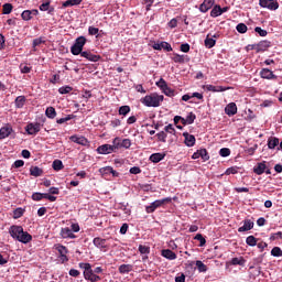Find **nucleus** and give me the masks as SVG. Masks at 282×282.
Masks as SVG:
<instances>
[{
  "label": "nucleus",
  "mask_w": 282,
  "mask_h": 282,
  "mask_svg": "<svg viewBox=\"0 0 282 282\" xmlns=\"http://www.w3.org/2000/svg\"><path fill=\"white\" fill-rule=\"evenodd\" d=\"M70 142H75V144H80L82 147H88L89 140L85 137L72 135L69 138Z\"/></svg>",
  "instance_id": "obj_16"
},
{
  "label": "nucleus",
  "mask_w": 282,
  "mask_h": 282,
  "mask_svg": "<svg viewBox=\"0 0 282 282\" xmlns=\"http://www.w3.org/2000/svg\"><path fill=\"white\" fill-rule=\"evenodd\" d=\"M25 213V209L18 207L13 212V219H20V217H23V214Z\"/></svg>",
  "instance_id": "obj_43"
},
{
  "label": "nucleus",
  "mask_w": 282,
  "mask_h": 282,
  "mask_svg": "<svg viewBox=\"0 0 282 282\" xmlns=\"http://www.w3.org/2000/svg\"><path fill=\"white\" fill-rule=\"evenodd\" d=\"M183 138H185L184 143L186 144V147H195V135L188 133V132H183Z\"/></svg>",
  "instance_id": "obj_22"
},
{
  "label": "nucleus",
  "mask_w": 282,
  "mask_h": 282,
  "mask_svg": "<svg viewBox=\"0 0 282 282\" xmlns=\"http://www.w3.org/2000/svg\"><path fill=\"white\" fill-rule=\"evenodd\" d=\"M213 6H215V0H204L199 7V10L200 12H208Z\"/></svg>",
  "instance_id": "obj_24"
},
{
  "label": "nucleus",
  "mask_w": 282,
  "mask_h": 282,
  "mask_svg": "<svg viewBox=\"0 0 282 282\" xmlns=\"http://www.w3.org/2000/svg\"><path fill=\"white\" fill-rule=\"evenodd\" d=\"M52 166H53V169L55 171H63L65 169V165H63V161H61L58 159L53 161V165Z\"/></svg>",
  "instance_id": "obj_39"
},
{
  "label": "nucleus",
  "mask_w": 282,
  "mask_h": 282,
  "mask_svg": "<svg viewBox=\"0 0 282 282\" xmlns=\"http://www.w3.org/2000/svg\"><path fill=\"white\" fill-rule=\"evenodd\" d=\"M246 243H247V246L254 247V246H257V238L254 236H249L246 239Z\"/></svg>",
  "instance_id": "obj_48"
},
{
  "label": "nucleus",
  "mask_w": 282,
  "mask_h": 282,
  "mask_svg": "<svg viewBox=\"0 0 282 282\" xmlns=\"http://www.w3.org/2000/svg\"><path fill=\"white\" fill-rule=\"evenodd\" d=\"M52 1L45 0L41 3L40 10L41 12H48V14H52L54 12V7L51 6Z\"/></svg>",
  "instance_id": "obj_20"
},
{
  "label": "nucleus",
  "mask_w": 282,
  "mask_h": 282,
  "mask_svg": "<svg viewBox=\"0 0 282 282\" xmlns=\"http://www.w3.org/2000/svg\"><path fill=\"white\" fill-rule=\"evenodd\" d=\"M130 112H131V107L129 106H121L119 108V116H127Z\"/></svg>",
  "instance_id": "obj_47"
},
{
  "label": "nucleus",
  "mask_w": 282,
  "mask_h": 282,
  "mask_svg": "<svg viewBox=\"0 0 282 282\" xmlns=\"http://www.w3.org/2000/svg\"><path fill=\"white\" fill-rule=\"evenodd\" d=\"M210 17H213V19H217V17H221V6L216 4L210 11Z\"/></svg>",
  "instance_id": "obj_36"
},
{
  "label": "nucleus",
  "mask_w": 282,
  "mask_h": 282,
  "mask_svg": "<svg viewBox=\"0 0 282 282\" xmlns=\"http://www.w3.org/2000/svg\"><path fill=\"white\" fill-rule=\"evenodd\" d=\"M156 138L159 142H166V138H167L166 132L161 131L156 133Z\"/></svg>",
  "instance_id": "obj_56"
},
{
  "label": "nucleus",
  "mask_w": 282,
  "mask_h": 282,
  "mask_svg": "<svg viewBox=\"0 0 282 282\" xmlns=\"http://www.w3.org/2000/svg\"><path fill=\"white\" fill-rule=\"evenodd\" d=\"M79 268H80V270H84L83 274H84V279L86 281H90V282L101 281L102 278H100L98 274H101L102 267H97L94 270V269H91V264L90 263L80 262L79 263Z\"/></svg>",
  "instance_id": "obj_1"
},
{
  "label": "nucleus",
  "mask_w": 282,
  "mask_h": 282,
  "mask_svg": "<svg viewBox=\"0 0 282 282\" xmlns=\"http://www.w3.org/2000/svg\"><path fill=\"white\" fill-rule=\"evenodd\" d=\"M164 131L166 133H171L172 135H175V128L173 127V124H167L165 128H164Z\"/></svg>",
  "instance_id": "obj_63"
},
{
  "label": "nucleus",
  "mask_w": 282,
  "mask_h": 282,
  "mask_svg": "<svg viewBox=\"0 0 282 282\" xmlns=\"http://www.w3.org/2000/svg\"><path fill=\"white\" fill-rule=\"evenodd\" d=\"M121 149H131V139H122Z\"/></svg>",
  "instance_id": "obj_53"
},
{
  "label": "nucleus",
  "mask_w": 282,
  "mask_h": 282,
  "mask_svg": "<svg viewBox=\"0 0 282 282\" xmlns=\"http://www.w3.org/2000/svg\"><path fill=\"white\" fill-rule=\"evenodd\" d=\"M173 202V198L171 197H165L163 199H156L153 203H151L149 206L145 207V213L148 215H151V213H155L158 208H162V206H165V204H171Z\"/></svg>",
  "instance_id": "obj_5"
},
{
  "label": "nucleus",
  "mask_w": 282,
  "mask_h": 282,
  "mask_svg": "<svg viewBox=\"0 0 282 282\" xmlns=\"http://www.w3.org/2000/svg\"><path fill=\"white\" fill-rule=\"evenodd\" d=\"M93 243L94 246H96V248H99L100 250H107V239L97 237L94 238Z\"/></svg>",
  "instance_id": "obj_21"
},
{
  "label": "nucleus",
  "mask_w": 282,
  "mask_h": 282,
  "mask_svg": "<svg viewBox=\"0 0 282 282\" xmlns=\"http://www.w3.org/2000/svg\"><path fill=\"white\" fill-rule=\"evenodd\" d=\"M156 87L161 89L162 94L167 96L169 98H173L175 96V90L169 87V84H166V80L164 78H160L159 82L155 83Z\"/></svg>",
  "instance_id": "obj_6"
},
{
  "label": "nucleus",
  "mask_w": 282,
  "mask_h": 282,
  "mask_svg": "<svg viewBox=\"0 0 282 282\" xmlns=\"http://www.w3.org/2000/svg\"><path fill=\"white\" fill-rule=\"evenodd\" d=\"M20 72L21 74H30V72H32V67L25 64H20Z\"/></svg>",
  "instance_id": "obj_51"
},
{
  "label": "nucleus",
  "mask_w": 282,
  "mask_h": 282,
  "mask_svg": "<svg viewBox=\"0 0 282 282\" xmlns=\"http://www.w3.org/2000/svg\"><path fill=\"white\" fill-rule=\"evenodd\" d=\"M217 44V41L213 37H206L205 39V47H207V50H212V47H215V45Z\"/></svg>",
  "instance_id": "obj_38"
},
{
  "label": "nucleus",
  "mask_w": 282,
  "mask_h": 282,
  "mask_svg": "<svg viewBox=\"0 0 282 282\" xmlns=\"http://www.w3.org/2000/svg\"><path fill=\"white\" fill-rule=\"evenodd\" d=\"M230 265H246V259H243V257L232 258L230 261Z\"/></svg>",
  "instance_id": "obj_37"
},
{
  "label": "nucleus",
  "mask_w": 282,
  "mask_h": 282,
  "mask_svg": "<svg viewBox=\"0 0 282 282\" xmlns=\"http://www.w3.org/2000/svg\"><path fill=\"white\" fill-rule=\"evenodd\" d=\"M87 44V37L86 36H79L75 40V43L73 44V46L70 47V54H73V56H78L83 53V48L85 47V45Z\"/></svg>",
  "instance_id": "obj_4"
},
{
  "label": "nucleus",
  "mask_w": 282,
  "mask_h": 282,
  "mask_svg": "<svg viewBox=\"0 0 282 282\" xmlns=\"http://www.w3.org/2000/svg\"><path fill=\"white\" fill-rule=\"evenodd\" d=\"M139 252H140V254H150L151 253V247L140 245L139 246Z\"/></svg>",
  "instance_id": "obj_45"
},
{
  "label": "nucleus",
  "mask_w": 282,
  "mask_h": 282,
  "mask_svg": "<svg viewBox=\"0 0 282 282\" xmlns=\"http://www.w3.org/2000/svg\"><path fill=\"white\" fill-rule=\"evenodd\" d=\"M271 257H282V250L280 249V247H274L271 250Z\"/></svg>",
  "instance_id": "obj_54"
},
{
  "label": "nucleus",
  "mask_w": 282,
  "mask_h": 282,
  "mask_svg": "<svg viewBox=\"0 0 282 282\" xmlns=\"http://www.w3.org/2000/svg\"><path fill=\"white\" fill-rule=\"evenodd\" d=\"M12 9H13L12 3H4L2 6V14H11Z\"/></svg>",
  "instance_id": "obj_44"
},
{
  "label": "nucleus",
  "mask_w": 282,
  "mask_h": 282,
  "mask_svg": "<svg viewBox=\"0 0 282 282\" xmlns=\"http://www.w3.org/2000/svg\"><path fill=\"white\" fill-rule=\"evenodd\" d=\"M164 158H166V154L153 153L150 155V162L158 164V162H162V160H164Z\"/></svg>",
  "instance_id": "obj_28"
},
{
  "label": "nucleus",
  "mask_w": 282,
  "mask_h": 282,
  "mask_svg": "<svg viewBox=\"0 0 282 282\" xmlns=\"http://www.w3.org/2000/svg\"><path fill=\"white\" fill-rule=\"evenodd\" d=\"M74 91V88L72 86H62L58 88V94L65 95V94H72Z\"/></svg>",
  "instance_id": "obj_41"
},
{
  "label": "nucleus",
  "mask_w": 282,
  "mask_h": 282,
  "mask_svg": "<svg viewBox=\"0 0 282 282\" xmlns=\"http://www.w3.org/2000/svg\"><path fill=\"white\" fill-rule=\"evenodd\" d=\"M99 32H100V29H98L96 26H89L88 28L89 36H96V35H98Z\"/></svg>",
  "instance_id": "obj_52"
},
{
  "label": "nucleus",
  "mask_w": 282,
  "mask_h": 282,
  "mask_svg": "<svg viewBox=\"0 0 282 282\" xmlns=\"http://www.w3.org/2000/svg\"><path fill=\"white\" fill-rule=\"evenodd\" d=\"M112 169L113 167H111V166L101 167L99 170V173H101V175H111V170Z\"/></svg>",
  "instance_id": "obj_58"
},
{
  "label": "nucleus",
  "mask_w": 282,
  "mask_h": 282,
  "mask_svg": "<svg viewBox=\"0 0 282 282\" xmlns=\"http://www.w3.org/2000/svg\"><path fill=\"white\" fill-rule=\"evenodd\" d=\"M237 173H239L237 167H229L225 172V174H227V175H237Z\"/></svg>",
  "instance_id": "obj_64"
},
{
  "label": "nucleus",
  "mask_w": 282,
  "mask_h": 282,
  "mask_svg": "<svg viewBox=\"0 0 282 282\" xmlns=\"http://www.w3.org/2000/svg\"><path fill=\"white\" fill-rule=\"evenodd\" d=\"M79 54L83 58L90 61V63H98L101 58L100 55H95L91 51H82Z\"/></svg>",
  "instance_id": "obj_10"
},
{
  "label": "nucleus",
  "mask_w": 282,
  "mask_h": 282,
  "mask_svg": "<svg viewBox=\"0 0 282 282\" xmlns=\"http://www.w3.org/2000/svg\"><path fill=\"white\" fill-rule=\"evenodd\" d=\"M161 50L165 52H173V46L169 42H161Z\"/></svg>",
  "instance_id": "obj_50"
},
{
  "label": "nucleus",
  "mask_w": 282,
  "mask_h": 282,
  "mask_svg": "<svg viewBox=\"0 0 282 282\" xmlns=\"http://www.w3.org/2000/svg\"><path fill=\"white\" fill-rule=\"evenodd\" d=\"M112 150L115 151V153L119 150L122 149V139H120V137H116L112 140Z\"/></svg>",
  "instance_id": "obj_31"
},
{
  "label": "nucleus",
  "mask_w": 282,
  "mask_h": 282,
  "mask_svg": "<svg viewBox=\"0 0 282 282\" xmlns=\"http://www.w3.org/2000/svg\"><path fill=\"white\" fill-rule=\"evenodd\" d=\"M219 155L221 158H228V155H230V149L228 148H221L219 151Z\"/></svg>",
  "instance_id": "obj_59"
},
{
  "label": "nucleus",
  "mask_w": 282,
  "mask_h": 282,
  "mask_svg": "<svg viewBox=\"0 0 282 282\" xmlns=\"http://www.w3.org/2000/svg\"><path fill=\"white\" fill-rule=\"evenodd\" d=\"M271 46H272V42L264 40V41H260L258 44H254L252 48L256 50V52L259 54V52H267V50Z\"/></svg>",
  "instance_id": "obj_9"
},
{
  "label": "nucleus",
  "mask_w": 282,
  "mask_h": 282,
  "mask_svg": "<svg viewBox=\"0 0 282 282\" xmlns=\"http://www.w3.org/2000/svg\"><path fill=\"white\" fill-rule=\"evenodd\" d=\"M37 14H39V10L32 9V10H24L21 13V17H22L23 21H32V19H34V17H37Z\"/></svg>",
  "instance_id": "obj_14"
},
{
  "label": "nucleus",
  "mask_w": 282,
  "mask_h": 282,
  "mask_svg": "<svg viewBox=\"0 0 282 282\" xmlns=\"http://www.w3.org/2000/svg\"><path fill=\"white\" fill-rule=\"evenodd\" d=\"M96 151L99 153V155H109L110 153H116L111 144L99 145Z\"/></svg>",
  "instance_id": "obj_11"
},
{
  "label": "nucleus",
  "mask_w": 282,
  "mask_h": 282,
  "mask_svg": "<svg viewBox=\"0 0 282 282\" xmlns=\"http://www.w3.org/2000/svg\"><path fill=\"white\" fill-rule=\"evenodd\" d=\"M55 250H57L58 254H59V261L61 263H67V261H69V258L67 257L69 250L67 249V247L57 243L54 246Z\"/></svg>",
  "instance_id": "obj_7"
},
{
  "label": "nucleus",
  "mask_w": 282,
  "mask_h": 282,
  "mask_svg": "<svg viewBox=\"0 0 282 282\" xmlns=\"http://www.w3.org/2000/svg\"><path fill=\"white\" fill-rule=\"evenodd\" d=\"M9 235L12 237V239H15V241H20V243H30V241H32V235L24 231L23 227L19 225H12L9 228Z\"/></svg>",
  "instance_id": "obj_2"
},
{
  "label": "nucleus",
  "mask_w": 282,
  "mask_h": 282,
  "mask_svg": "<svg viewBox=\"0 0 282 282\" xmlns=\"http://www.w3.org/2000/svg\"><path fill=\"white\" fill-rule=\"evenodd\" d=\"M161 254L165 259H169V261H175L177 259V254L171 249H163Z\"/></svg>",
  "instance_id": "obj_23"
},
{
  "label": "nucleus",
  "mask_w": 282,
  "mask_h": 282,
  "mask_svg": "<svg viewBox=\"0 0 282 282\" xmlns=\"http://www.w3.org/2000/svg\"><path fill=\"white\" fill-rule=\"evenodd\" d=\"M236 30L239 34H246V32H248V26L245 23H239L237 24Z\"/></svg>",
  "instance_id": "obj_46"
},
{
  "label": "nucleus",
  "mask_w": 282,
  "mask_h": 282,
  "mask_svg": "<svg viewBox=\"0 0 282 282\" xmlns=\"http://www.w3.org/2000/svg\"><path fill=\"white\" fill-rule=\"evenodd\" d=\"M141 102L145 107H160V105L164 102V96L158 95V93H153L151 95H147L145 97L141 98Z\"/></svg>",
  "instance_id": "obj_3"
},
{
  "label": "nucleus",
  "mask_w": 282,
  "mask_h": 282,
  "mask_svg": "<svg viewBox=\"0 0 282 282\" xmlns=\"http://www.w3.org/2000/svg\"><path fill=\"white\" fill-rule=\"evenodd\" d=\"M197 116H195V113L189 112L188 116L186 117V122L187 124H193V122H195Z\"/></svg>",
  "instance_id": "obj_57"
},
{
  "label": "nucleus",
  "mask_w": 282,
  "mask_h": 282,
  "mask_svg": "<svg viewBox=\"0 0 282 282\" xmlns=\"http://www.w3.org/2000/svg\"><path fill=\"white\" fill-rule=\"evenodd\" d=\"M265 169H268L267 162L262 161L256 164L253 173H256V175H263V173H265Z\"/></svg>",
  "instance_id": "obj_19"
},
{
  "label": "nucleus",
  "mask_w": 282,
  "mask_h": 282,
  "mask_svg": "<svg viewBox=\"0 0 282 282\" xmlns=\"http://www.w3.org/2000/svg\"><path fill=\"white\" fill-rule=\"evenodd\" d=\"M12 126L7 124L0 129V140H6V138H9L12 134Z\"/></svg>",
  "instance_id": "obj_17"
},
{
  "label": "nucleus",
  "mask_w": 282,
  "mask_h": 282,
  "mask_svg": "<svg viewBox=\"0 0 282 282\" xmlns=\"http://www.w3.org/2000/svg\"><path fill=\"white\" fill-rule=\"evenodd\" d=\"M46 118H50V120H54L56 118V108L55 107H47L45 110Z\"/></svg>",
  "instance_id": "obj_33"
},
{
  "label": "nucleus",
  "mask_w": 282,
  "mask_h": 282,
  "mask_svg": "<svg viewBox=\"0 0 282 282\" xmlns=\"http://www.w3.org/2000/svg\"><path fill=\"white\" fill-rule=\"evenodd\" d=\"M276 147H279V138L270 137L268 139V148L269 149H276Z\"/></svg>",
  "instance_id": "obj_34"
},
{
  "label": "nucleus",
  "mask_w": 282,
  "mask_h": 282,
  "mask_svg": "<svg viewBox=\"0 0 282 282\" xmlns=\"http://www.w3.org/2000/svg\"><path fill=\"white\" fill-rule=\"evenodd\" d=\"M31 197L33 202H41V199H43V193L35 192L32 194Z\"/></svg>",
  "instance_id": "obj_61"
},
{
  "label": "nucleus",
  "mask_w": 282,
  "mask_h": 282,
  "mask_svg": "<svg viewBox=\"0 0 282 282\" xmlns=\"http://www.w3.org/2000/svg\"><path fill=\"white\" fill-rule=\"evenodd\" d=\"M254 32H257V34H259V36H268V31L261 29L260 26H256Z\"/></svg>",
  "instance_id": "obj_60"
},
{
  "label": "nucleus",
  "mask_w": 282,
  "mask_h": 282,
  "mask_svg": "<svg viewBox=\"0 0 282 282\" xmlns=\"http://www.w3.org/2000/svg\"><path fill=\"white\" fill-rule=\"evenodd\" d=\"M25 131L29 135H36V133H39V131H41V123L35 122V123H29L25 127Z\"/></svg>",
  "instance_id": "obj_12"
},
{
  "label": "nucleus",
  "mask_w": 282,
  "mask_h": 282,
  "mask_svg": "<svg viewBox=\"0 0 282 282\" xmlns=\"http://www.w3.org/2000/svg\"><path fill=\"white\" fill-rule=\"evenodd\" d=\"M118 270L120 274H129V272H133V264H121Z\"/></svg>",
  "instance_id": "obj_27"
},
{
  "label": "nucleus",
  "mask_w": 282,
  "mask_h": 282,
  "mask_svg": "<svg viewBox=\"0 0 282 282\" xmlns=\"http://www.w3.org/2000/svg\"><path fill=\"white\" fill-rule=\"evenodd\" d=\"M225 113L227 116H236V113H237V104H235V102L228 104L225 108Z\"/></svg>",
  "instance_id": "obj_25"
},
{
  "label": "nucleus",
  "mask_w": 282,
  "mask_h": 282,
  "mask_svg": "<svg viewBox=\"0 0 282 282\" xmlns=\"http://www.w3.org/2000/svg\"><path fill=\"white\" fill-rule=\"evenodd\" d=\"M42 199H48V202H56L57 198L50 193H42Z\"/></svg>",
  "instance_id": "obj_55"
},
{
  "label": "nucleus",
  "mask_w": 282,
  "mask_h": 282,
  "mask_svg": "<svg viewBox=\"0 0 282 282\" xmlns=\"http://www.w3.org/2000/svg\"><path fill=\"white\" fill-rule=\"evenodd\" d=\"M180 50H181V52L188 54V52H191V45L188 43L181 44Z\"/></svg>",
  "instance_id": "obj_62"
},
{
  "label": "nucleus",
  "mask_w": 282,
  "mask_h": 282,
  "mask_svg": "<svg viewBox=\"0 0 282 282\" xmlns=\"http://www.w3.org/2000/svg\"><path fill=\"white\" fill-rule=\"evenodd\" d=\"M260 78H263L265 80H276L278 76L274 75V73L269 68H262L260 70Z\"/></svg>",
  "instance_id": "obj_13"
},
{
  "label": "nucleus",
  "mask_w": 282,
  "mask_h": 282,
  "mask_svg": "<svg viewBox=\"0 0 282 282\" xmlns=\"http://www.w3.org/2000/svg\"><path fill=\"white\" fill-rule=\"evenodd\" d=\"M62 239H76V235L70 230L69 227H64L59 231Z\"/></svg>",
  "instance_id": "obj_15"
},
{
  "label": "nucleus",
  "mask_w": 282,
  "mask_h": 282,
  "mask_svg": "<svg viewBox=\"0 0 282 282\" xmlns=\"http://www.w3.org/2000/svg\"><path fill=\"white\" fill-rule=\"evenodd\" d=\"M207 91L220 93V91H228V88L224 86H214V85H207L206 86Z\"/></svg>",
  "instance_id": "obj_29"
},
{
  "label": "nucleus",
  "mask_w": 282,
  "mask_h": 282,
  "mask_svg": "<svg viewBox=\"0 0 282 282\" xmlns=\"http://www.w3.org/2000/svg\"><path fill=\"white\" fill-rule=\"evenodd\" d=\"M172 61H174V63L184 64V63H188V61H191V57H188V55L174 54V57H172Z\"/></svg>",
  "instance_id": "obj_26"
},
{
  "label": "nucleus",
  "mask_w": 282,
  "mask_h": 282,
  "mask_svg": "<svg viewBox=\"0 0 282 282\" xmlns=\"http://www.w3.org/2000/svg\"><path fill=\"white\" fill-rule=\"evenodd\" d=\"M196 268H197L198 272H208V267H206V264H204V262H202V260L196 261Z\"/></svg>",
  "instance_id": "obj_42"
},
{
  "label": "nucleus",
  "mask_w": 282,
  "mask_h": 282,
  "mask_svg": "<svg viewBox=\"0 0 282 282\" xmlns=\"http://www.w3.org/2000/svg\"><path fill=\"white\" fill-rule=\"evenodd\" d=\"M25 96H18L14 101L17 109H23L25 106Z\"/></svg>",
  "instance_id": "obj_35"
},
{
  "label": "nucleus",
  "mask_w": 282,
  "mask_h": 282,
  "mask_svg": "<svg viewBox=\"0 0 282 282\" xmlns=\"http://www.w3.org/2000/svg\"><path fill=\"white\" fill-rule=\"evenodd\" d=\"M194 239H196V241H199V247L206 246V238H204L202 234H197Z\"/></svg>",
  "instance_id": "obj_49"
},
{
  "label": "nucleus",
  "mask_w": 282,
  "mask_h": 282,
  "mask_svg": "<svg viewBox=\"0 0 282 282\" xmlns=\"http://www.w3.org/2000/svg\"><path fill=\"white\" fill-rule=\"evenodd\" d=\"M30 175H32L33 177H41V175H43V169L39 166H31Z\"/></svg>",
  "instance_id": "obj_30"
},
{
  "label": "nucleus",
  "mask_w": 282,
  "mask_h": 282,
  "mask_svg": "<svg viewBox=\"0 0 282 282\" xmlns=\"http://www.w3.org/2000/svg\"><path fill=\"white\" fill-rule=\"evenodd\" d=\"M83 0H66L63 2V8H72L74 6H80Z\"/></svg>",
  "instance_id": "obj_32"
},
{
  "label": "nucleus",
  "mask_w": 282,
  "mask_h": 282,
  "mask_svg": "<svg viewBox=\"0 0 282 282\" xmlns=\"http://www.w3.org/2000/svg\"><path fill=\"white\" fill-rule=\"evenodd\" d=\"M259 6L272 11L279 10V1L276 0H259Z\"/></svg>",
  "instance_id": "obj_8"
},
{
  "label": "nucleus",
  "mask_w": 282,
  "mask_h": 282,
  "mask_svg": "<svg viewBox=\"0 0 282 282\" xmlns=\"http://www.w3.org/2000/svg\"><path fill=\"white\" fill-rule=\"evenodd\" d=\"M198 154L204 162H208V160H210V155H208V150L206 149L198 150Z\"/></svg>",
  "instance_id": "obj_40"
},
{
  "label": "nucleus",
  "mask_w": 282,
  "mask_h": 282,
  "mask_svg": "<svg viewBox=\"0 0 282 282\" xmlns=\"http://www.w3.org/2000/svg\"><path fill=\"white\" fill-rule=\"evenodd\" d=\"M252 228H254V221L245 219L243 226L238 228V232H248V230H252Z\"/></svg>",
  "instance_id": "obj_18"
}]
</instances>
